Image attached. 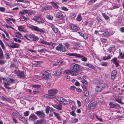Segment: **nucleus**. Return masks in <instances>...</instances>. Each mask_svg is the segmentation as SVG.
Listing matches in <instances>:
<instances>
[{"label":"nucleus","instance_id":"nucleus-11","mask_svg":"<svg viewBox=\"0 0 124 124\" xmlns=\"http://www.w3.org/2000/svg\"><path fill=\"white\" fill-rule=\"evenodd\" d=\"M29 119L33 121L38 119V117L34 114H31L29 117Z\"/></svg>","mask_w":124,"mask_h":124},{"label":"nucleus","instance_id":"nucleus-25","mask_svg":"<svg viewBox=\"0 0 124 124\" xmlns=\"http://www.w3.org/2000/svg\"><path fill=\"white\" fill-rule=\"evenodd\" d=\"M116 101L122 104L121 99V96H119L118 97L116 98Z\"/></svg>","mask_w":124,"mask_h":124},{"label":"nucleus","instance_id":"nucleus-53","mask_svg":"<svg viewBox=\"0 0 124 124\" xmlns=\"http://www.w3.org/2000/svg\"><path fill=\"white\" fill-rule=\"evenodd\" d=\"M102 66H106L107 65V62H104L101 63Z\"/></svg>","mask_w":124,"mask_h":124},{"label":"nucleus","instance_id":"nucleus-40","mask_svg":"<svg viewBox=\"0 0 124 124\" xmlns=\"http://www.w3.org/2000/svg\"><path fill=\"white\" fill-rule=\"evenodd\" d=\"M19 119L21 120L22 121H26L25 118L23 116H21L20 117Z\"/></svg>","mask_w":124,"mask_h":124},{"label":"nucleus","instance_id":"nucleus-30","mask_svg":"<svg viewBox=\"0 0 124 124\" xmlns=\"http://www.w3.org/2000/svg\"><path fill=\"white\" fill-rule=\"evenodd\" d=\"M85 66H87L89 68H92V69H93L94 67L92 65L89 63H86L85 64Z\"/></svg>","mask_w":124,"mask_h":124},{"label":"nucleus","instance_id":"nucleus-16","mask_svg":"<svg viewBox=\"0 0 124 124\" xmlns=\"http://www.w3.org/2000/svg\"><path fill=\"white\" fill-rule=\"evenodd\" d=\"M33 20L36 21L39 23H43L44 22V21L42 19L39 17H37L36 20L34 19H33Z\"/></svg>","mask_w":124,"mask_h":124},{"label":"nucleus","instance_id":"nucleus-51","mask_svg":"<svg viewBox=\"0 0 124 124\" xmlns=\"http://www.w3.org/2000/svg\"><path fill=\"white\" fill-rule=\"evenodd\" d=\"M8 81L9 83H12L14 82V80L13 79L10 78L9 80H8Z\"/></svg>","mask_w":124,"mask_h":124},{"label":"nucleus","instance_id":"nucleus-10","mask_svg":"<svg viewBox=\"0 0 124 124\" xmlns=\"http://www.w3.org/2000/svg\"><path fill=\"white\" fill-rule=\"evenodd\" d=\"M67 54L70 56H76L79 58H80L83 57L80 54H78L76 53H67Z\"/></svg>","mask_w":124,"mask_h":124},{"label":"nucleus","instance_id":"nucleus-19","mask_svg":"<svg viewBox=\"0 0 124 124\" xmlns=\"http://www.w3.org/2000/svg\"><path fill=\"white\" fill-rule=\"evenodd\" d=\"M97 85H98V86H99L102 89L103 88H105L106 86V84L103 83H99Z\"/></svg>","mask_w":124,"mask_h":124},{"label":"nucleus","instance_id":"nucleus-24","mask_svg":"<svg viewBox=\"0 0 124 124\" xmlns=\"http://www.w3.org/2000/svg\"><path fill=\"white\" fill-rule=\"evenodd\" d=\"M54 115L57 117V119L59 120H61V118L60 116V115H59V114L57 113H56V112H54Z\"/></svg>","mask_w":124,"mask_h":124},{"label":"nucleus","instance_id":"nucleus-36","mask_svg":"<svg viewBox=\"0 0 124 124\" xmlns=\"http://www.w3.org/2000/svg\"><path fill=\"white\" fill-rule=\"evenodd\" d=\"M103 35L105 36H107L109 35V33L107 31L103 33Z\"/></svg>","mask_w":124,"mask_h":124},{"label":"nucleus","instance_id":"nucleus-48","mask_svg":"<svg viewBox=\"0 0 124 124\" xmlns=\"http://www.w3.org/2000/svg\"><path fill=\"white\" fill-rule=\"evenodd\" d=\"M70 114L73 116H76V114L74 113V111H72L71 112H70Z\"/></svg>","mask_w":124,"mask_h":124},{"label":"nucleus","instance_id":"nucleus-49","mask_svg":"<svg viewBox=\"0 0 124 124\" xmlns=\"http://www.w3.org/2000/svg\"><path fill=\"white\" fill-rule=\"evenodd\" d=\"M83 57H82L81 58V60L82 61H84L85 62L87 60V58L86 57H83V56H82Z\"/></svg>","mask_w":124,"mask_h":124},{"label":"nucleus","instance_id":"nucleus-6","mask_svg":"<svg viewBox=\"0 0 124 124\" xmlns=\"http://www.w3.org/2000/svg\"><path fill=\"white\" fill-rule=\"evenodd\" d=\"M35 113L37 114V115L40 117H44L45 116V115L44 114V112L42 110L41 111H39L36 112Z\"/></svg>","mask_w":124,"mask_h":124},{"label":"nucleus","instance_id":"nucleus-58","mask_svg":"<svg viewBox=\"0 0 124 124\" xmlns=\"http://www.w3.org/2000/svg\"><path fill=\"white\" fill-rule=\"evenodd\" d=\"M117 59L115 58H113L111 60L113 61V62L114 63H115V62H116L117 61Z\"/></svg>","mask_w":124,"mask_h":124},{"label":"nucleus","instance_id":"nucleus-5","mask_svg":"<svg viewBox=\"0 0 124 124\" xmlns=\"http://www.w3.org/2000/svg\"><path fill=\"white\" fill-rule=\"evenodd\" d=\"M56 49L57 50L60 51L62 52H64L67 51L65 48L61 44H60L56 47Z\"/></svg>","mask_w":124,"mask_h":124},{"label":"nucleus","instance_id":"nucleus-21","mask_svg":"<svg viewBox=\"0 0 124 124\" xmlns=\"http://www.w3.org/2000/svg\"><path fill=\"white\" fill-rule=\"evenodd\" d=\"M16 35L15 36L18 38H20L22 36V35L21 33L19 32H15Z\"/></svg>","mask_w":124,"mask_h":124},{"label":"nucleus","instance_id":"nucleus-18","mask_svg":"<svg viewBox=\"0 0 124 124\" xmlns=\"http://www.w3.org/2000/svg\"><path fill=\"white\" fill-rule=\"evenodd\" d=\"M117 73V71L116 70H114L112 72L111 76L112 79H114L115 78Z\"/></svg>","mask_w":124,"mask_h":124},{"label":"nucleus","instance_id":"nucleus-45","mask_svg":"<svg viewBox=\"0 0 124 124\" xmlns=\"http://www.w3.org/2000/svg\"><path fill=\"white\" fill-rule=\"evenodd\" d=\"M52 5L53 6L54 8H57L58 6L57 4L54 3H52Z\"/></svg>","mask_w":124,"mask_h":124},{"label":"nucleus","instance_id":"nucleus-26","mask_svg":"<svg viewBox=\"0 0 124 124\" xmlns=\"http://www.w3.org/2000/svg\"><path fill=\"white\" fill-rule=\"evenodd\" d=\"M102 89L99 86H98V85H97V87L96 88L95 90L96 92L99 93L101 92V90Z\"/></svg>","mask_w":124,"mask_h":124},{"label":"nucleus","instance_id":"nucleus-43","mask_svg":"<svg viewBox=\"0 0 124 124\" xmlns=\"http://www.w3.org/2000/svg\"><path fill=\"white\" fill-rule=\"evenodd\" d=\"M30 112L29 111H27L24 113V115L25 116H28Z\"/></svg>","mask_w":124,"mask_h":124},{"label":"nucleus","instance_id":"nucleus-42","mask_svg":"<svg viewBox=\"0 0 124 124\" xmlns=\"http://www.w3.org/2000/svg\"><path fill=\"white\" fill-rule=\"evenodd\" d=\"M77 20L78 21H80L82 20L81 15H79L77 18Z\"/></svg>","mask_w":124,"mask_h":124},{"label":"nucleus","instance_id":"nucleus-56","mask_svg":"<svg viewBox=\"0 0 124 124\" xmlns=\"http://www.w3.org/2000/svg\"><path fill=\"white\" fill-rule=\"evenodd\" d=\"M22 11L24 12L25 13H27L29 15L28 12L29 11V10H25V9H23L22 10Z\"/></svg>","mask_w":124,"mask_h":124},{"label":"nucleus","instance_id":"nucleus-57","mask_svg":"<svg viewBox=\"0 0 124 124\" xmlns=\"http://www.w3.org/2000/svg\"><path fill=\"white\" fill-rule=\"evenodd\" d=\"M52 30L55 33H56L58 31L56 28L55 27V28H54Z\"/></svg>","mask_w":124,"mask_h":124},{"label":"nucleus","instance_id":"nucleus-8","mask_svg":"<svg viewBox=\"0 0 124 124\" xmlns=\"http://www.w3.org/2000/svg\"><path fill=\"white\" fill-rule=\"evenodd\" d=\"M44 97L45 98H55V96L54 95H53V93H49V94H45L44 95Z\"/></svg>","mask_w":124,"mask_h":124},{"label":"nucleus","instance_id":"nucleus-62","mask_svg":"<svg viewBox=\"0 0 124 124\" xmlns=\"http://www.w3.org/2000/svg\"><path fill=\"white\" fill-rule=\"evenodd\" d=\"M75 85L76 86H79L80 85V84L78 81H77L75 83Z\"/></svg>","mask_w":124,"mask_h":124},{"label":"nucleus","instance_id":"nucleus-7","mask_svg":"<svg viewBox=\"0 0 124 124\" xmlns=\"http://www.w3.org/2000/svg\"><path fill=\"white\" fill-rule=\"evenodd\" d=\"M55 17L61 20H63V16L62 14L60 12H57L55 15Z\"/></svg>","mask_w":124,"mask_h":124},{"label":"nucleus","instance_id":"nucleus-46","mask_svg":"<svg viewBox=\"0 0 124 124\" xmlns=\"http://www.w3.org/2000/svg\"><path fill=\"white\" fill-rule=\"evenodd\" d=\"M56 62L58 65L61 64L62 63L63 61L61 60H59L57 61Z\"/></svg>","mask_w":124,"mask_h":124},{"label":"nucleus","instance_id":"nucleus-34","mask_svg":"<svg viewBox=\"0 0 124 124\" xmlns=\"http://www.w3.org/2000/svg\"><path fill=\"white\" fill-rule=\"evenodd\" d=\"M50 108V107L48 106H46V112L47 114H48L49 113V110Z\"/></svg>","mask_w":124,"mask_h":124},{"label":"nucleus","instance_id":"nucleus-2","mask_svg":"<svg viewBox=\"0 0 124 124\" xmlns=\"http://www.w3.org/2000/svg\"><path fill=\"white\" fill-rule=\"evenodd\" d=\"M51 74L50 73L46 71H45L42 74L41 77L47 80L51 77Z\"/></svg>","mask_w":124,"mask_h":124},{"label":"nucleus","instance_id":"nucleus-39","mask_svg":"<svg viewBox=\"0 0 124 124\" xmlns=\"http://www.w3.org/2000/svg\"><path fill=\"white\" fill-rule=\"evenodd\" d=\"M0 43L1 46L3 49H5L4 45L2 42L1 40H0Z\"/></svg>","mask_w":124,"mask_h":124},{"label":"nucleus","instance_id":"nucleus-9","mask_svg":"<svg viewBox=\"0 0 124 124\" xmlns=\"http://www.w3.org/2000/svg\"><path fill=\"white\" fill-rule=\"evenodd\" d=\"M10 44L12 45H10L7 44L8 46L10 47L11 48H17L19 47V45L15 43H13L11 42Z\"/></svg>","mask_w":124,"mask_h":124},{"label":"nucleus","instance_id":"nucleus-33","mask_svg":"<svg viewBox=\"0 0 124 124\" xmlns=\"http://www.w3.org/2000/svg\"><path fill=\"white\" fill-rule=\"evenodd\" d=\"M111 57L110 55L108 56L107 57L106 56H103V59L104 60H106L108 59H109Z\"/></svg>","mask_w":124,"mask_h":124},{"label":"nucleus","instance_id":"nucleus-1","mask_svg":"<svg viewBox=\"0 0 124 124\" xmlns=\"http://www.w3.org/2000/svg\"><path fill=\"white\" fill-rule=\"evenodd\" d=\"M15 72L18 77L20 78H23L25 77L24 71H22L18 70H15Z\"/></svg>","mask_w":124,"mask_h":124},{"label":"nucleus","instance_id":"nucleus-47","mask_svg":"<svg viewBox=\"0 0 124 124\" xmlns=\"http://www.w3.org/2000/svg\"><path fill=\"white\" fill-rule=\"evenodd\" d=\"M6 62V61L3 60H0V64H4Z\"/></svg>","mask_w":124,"mask_h":124},{"label":"nucleus","instance_id":"nucleus-52","mask_svg":"<svg viewBox=\"0 0 124 124\" xmlns=\"http://www.w3.org/2000/svg\"><path fill=\"white\" fill-rule=\"evenodd\" d=\"M5 8L3 7H0V11L2 12H3L5 10Z\"/></svg>","mask_w":124,"mask_h":124},{"label":"nucleus","instance_id":"nucleus-29","mask_svg":"<svg viewBox=\"0 0 124 124\" xmlns=\"http://www.w3.org/2000/svg\"><path fill=\"white\" fill-rule=\"evenodd\" d=\"M32 39L34 41H37L39 40V38L38 37L33 35Z\"/></svg>","mask_w":124,"mask_h":124},{"label":"nucleus","instance_id":"nucleus-13","mask_svg":"<svg viewBox=\"0 0 124 124\" xmlns=\"http://www.w3.org/2000/svg\"><path fill=\"white\" fill-rule=\"evenodd\" d=\"M71 28L74 31H77L78 30V28L77 26H75L73 24H72L71 25Z\"/></svg>","mask_w":124,"mask_h":124},{"label":"nucleus","instance_id":"nucleus-12","mask_svg":"<svg viewBox=\"0 0 124 124\" xmlns=\"http://www.w3.org/2000/svg\"><path fill=\"white\" fill-rule=\"evenodd\" d=\"M72 65L73 67H72V68H73V70L77 71L80 67L79 65L76 64H74Z\"/></svg>","mask_w":124,"mask_h":124},{"label":"nucleus","instance_id":"nucleus-61","mask_svg":"<svg viewBox=\"0 0 124 124\" xmlns=\"http://www.w3.org/2000/svg\"><path fill=\"white\" fill-rule=\"evenodd\" d=\"M33 35L32 34H31L28 35V37L29 39H32V38H33Z\"/></svg>","mask_w":124,"mask_h":124},{"label":"nucleus","instance_id":"nucleus-50","mask_svg":"<svg viewBox=\"0 0 124 124\" xmlns=\"http://www.w3.org/2000/svg\"><path fill=\"white\" fill-rule=\"evenodd\" d=\"M3 57V53L2 51V52H1L0 53V58L2 59Z\"/></svg>","mask_w":124,"mask_h":124},{"label":"nucleus","instance_id":"nucleus-14","mask_svg":"<svg viewBox=\"0 0 124 124\" xmlns=\"http://www.w3.org/2000/svg\"><path fill=\"white\" fill-rule=\"evenodd\" d=\"M48 93H61V91L58 90L56 89H51L48 91Z\"/></svg>","mask_w":124,"mask_h":124},{"label":"nucleus","instance_id":"nucleus-31","mask_svg":"<svg viewBox=\"0 0 124 124\" xmlns=\"http://www.w3.org/2000/svg\"><path fill=\"white\" fill-rule=\"evenodd\" d=\"M1 99L2 100H5L8 101H9V99L3 96H0Z\"/></svg>","mask_w":124,"mask_h":124},{"label":"nucleus","instance_id":"nucleus-20","mask_svg":"<svg viewBox=\"0 0 124 124\" xmlns=\"http://www.w3.org/2000/svg\"><path fill=\"white\" fill-rule=\"evenodd\" d=\"M70 72V74L73 76H76L78 74L77 71L76 70H71Z\"/></svg>","mask_w":124,"mask_h":124},{"label":"nucleus","instance_id":"nucleus-17","mask_svg":"<svg viewBox=\"0 0 124 124\" xmlns=\"http://www.w3.org/2000/svg\"><path fill=\"white\" fill-rule=\"evenodd\" d=\"M53 106L55 108L59 110H61L62 109V106L60 104L58 105L55 104L53 105Z\"/></svg>","mask_w":124,"mask_h":124},{"label":"nucleus","instance_id":"nucleus-35","mask_svg":"<svg viewBox=\"0 0 124 124\" xmlns=\"http://www.w3.org/2000/svg\"><path fill=\"white\" fill-rule=\"evenodd\" d=\"M102 15L103 16L105 19L106 20H108L109 18V17L107 16L104 13H102Z\"/></svg>","mask_w":124,"mask_h":124},{"label":"nucleus","instance_id":"nucleus-55","mask_svg":"<svg viewBox=\"0 0 124 124\" xmlns=\"http://www.w3.org/2000/svg\"><path fill=\"white\" fill-rule=\"evenodd\" d=\"M21 19H24V20H28V18L27 17H25L24 16H22L21 17Z\"/></svg>","mask_w":124,"mask_h":124},{"label":"nucleus","instance_id":"nucleus-63","mask_svg":"<svg viewBox=\"0 0 124 124\" xmlns=\"http://www.w3.org/2000/svg\"><path fill=\"white\" fill-rule=\"evenodd\" d=\"M82 86L84 90H86L87 89L85 85H82Z\"/></svg>","mask_w":124,"mask_h":124},{"label":"nucleus","instance_id":"nucleus-28","mask_svg":"<svg viewBox=\"0 0 124 124\" xmlns=\"http://www.w3.org/2000/svg\"><path fill=\"white\" fill-rule=\"evenodd\" d=\"M62 72L61 70H57L56 73V75L57 76H59L61 74Z\"/></svg>","mask_w":124,"mask_h":124},{"label":"nucleus","instance_id":"nucleus-54","mask_svg":"<svg viewBox=\"0 0 124 124\" xmlns=\"http://www.w3.org/2000/svg\"><path fill=\"white\" fill-rule=\"evenodd\" d=\"M65 45L67 49H69V45L67 43L65 44Z\"/></svg>","mask_w":124,"mask_h":124},{"label":"nucleus","instance_id":"nucleus-60","mask_svg":"<svg viewBox=\"0 0 124 124\" xmlns=\"http://www.w3.org/2000/svg\"><path fill=\"white\" fill-rule=\"evenodd\" d=\"M70 70H66L64 72L67 74H70Z\"/></svg>","mask_w":124,"mask_h":124},{"label":"nucleus","instance_id":"nucleus-27","mask_svg":"<svg viewBox=\"0 0 124 124\" xmlns=\"http://www.w3.org/2000/svg\"><path fill=\"white\" fill-rule=\"evenodd\" d=\"M43 122V121L41 120H38L35 121L34 124H42L41 123Z\"/></svg>","mask_w":124,"mask_h":124},{"label":"nucleus","instance_id":"nucleus-4","mask_svg":"<svg viewBox=\"0 0 124 124\" xmlns=\"http://www.w3.org/2000/svg\"><path fill=\"white\" fill-rule=\"evenodd\" d=\"M96 103L97 102L96 101H92L88 104V106L91 109H93L96 107Z\"/></svg>","mask_w":124,"mask_h":124},{"label":"nucleus","instance_id":"nucleus-44","mask_svg":"<svg viewBox=\"0 0 124 124\" xmlns=\"http://www.w3.org/2000/svg\"><path fill=\"white\" fill-rule=\"evenodd\" d=\"M47 18L49 19L52 20L53 19V17L52 16L50 15H47Z\"/></svg>","mask_w":124,"mask_h":124},{"label":"nucleus","instance_id":"nucleus-3","mask_svg":"<svg viewBox=\"0 0 124 124\" xmlns=\"http://www.w3.org/2000/svg\"><path fill=\"white\" fill-rule=\"evenodd\" d=\"M29 28L33 30L41 32L42 33L44 32V31L42 29H40L38 27L32 25H30Z\"/></svg>","mask_w":124,"mask_h":124},{"label":"nucleus","instance_id":"nucleus-64","mask_svg":"<svg viewBox=\"0 0 124 124\" xmlns=\"http://www.w3.org/2000/svg\"><path fill=\"white\" fill-rule=\"evenodd\" d=\"M120 30L122 32H124V27H121L120 29Z\"/></svg>","mask_w":124,"mask_h":124},{"label":"nucleus","instance_id":"nucleus-32","mask_svg":"<svg viewBox=\"0 0 124 124\" xmlns=\"http://www.w3.org/2000/svg\"><path fill=\"white\" fill-rule=\"evenodd\" d=\"M32 87L35 88H39L40 87V85H32Z\"/></svg>","mask_w":124,"mask_h":124},{"label":"nucleus","instance_id":"nucleus-41","mask_svg":"<svg viewBox=\"0 0 124 124\" xmlns=\"http://www.w3.org/2000/svg\"><path fill=\"white\" fill-rule=\"evenodd\" d=\"M76 48H79L81 46L80 44L78 43H77L75 44Z\"/></svg>","mask_w":124,"mask_h":124},{"label":"nucleus","instance_id":"nucleus-37","mask_svg":"<svg viewBox=\"0 0 124 124\" xmlns=\"http://www.w3.org/2000/svg\"><path fill=\"white\" fill-rule=\"evenodd\" d=\"M13 115L14 116H20V114L18 113V112H13Z\"/></svg>","mask_w":124,"mask_h":124},{"label":"nucleus","instance_id":"nucleus-23","mask_svg":"<svg viewBox=\"0 0 124 124\" xmlns=\"http://www.w3.org/2000/svg\"><path fill=\"white\" fill-rule=\"evenodd\" d=\"M109 105L110 106V107L111 108H114L116 107L117 106H119V105L118 104H113L112 102H110L109 103Z\"/></svg>","mask_w":124,"mask_h":124},{"label":"nucleus","instance_id":"nucleus-59","mask_svg":"<svg viewBox=\"0 0 124 124\" xmlns=\"http://www.w3.org/2000/svg\"><path fill=\"white\" fill-rule=\"evenodd\" d=\"M77 102L79 107H80L81 106V103L79 101L77 100Z\"/></svg>","mask_w":124,"mask_h":124},{"label":"nucleus","instance_id":"nucleus-22","mask_svg":"<svg viewBox=\"0 0 124 124\" xmlns=\"http://www.w3.org/2000/svg\"><path fill=\"white\" fill-rule=\"evenodd\" d=\"M50 6H45L42 8V10L43 11H45L49 10L51 8Z\"/></svg>","mask_w":124,"mask_h":124},{"label":"nucleus","instance_id":"nucleus-15","mask_svg":"<svg viewBox=\"0 0 124 124\" xmlns=\"http://www.w3.org/2000/svg\"><path fill=\"white\" fill-rule=\"evenodd\" d=\"M56 99L59 102H63L66 101V100L60 97H55Z\"/></svg>","mask_w":124,"mask_h":124},{"label":"nucleus","instance_id":"nucleus-38","mask_svg":"<svg viewBox=\"0 0 124 124\" xmlns=\"http://www.w3.org/2000/svg\"><path fill=\"white\" fill-rule=\"evenodd\" d=\"M81 81L84 84L86 85L87 83V81L84 79L81 80Z\"/></svg>","mask_w":124,"mask_h":124}]
</instances>
